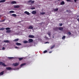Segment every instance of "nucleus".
<instances>
[{"label": "nucleus", "instance_id": "ddd939ff", "mask_svg": "<svg viewBox=\"0 0 79 79\" xmlns=\"http://www.w3.org/2000/svg\"><path fill=\"white\" fill-rule=\"evenodd\" d=\"M26 63L22 64L20 65V67H22V66H25V65H26Z\"/></svg>", "mask_w": 79, "mask_h": 79}, {"label": "nucleus", "instance_id": "4c0bfd02", "mask_svg": "<svg viewBox=\"0 0 79 79\" xmlns=\"http://www.w3.org/2000/svg\"><path fill=\"white\" fill-rule=\"evenodd\" d=\"M4 21H5V19L3 20L2 21H1L0 22H4Z\"/></svg>", "mask_w": 79, "mask_h": 79}, {"label": "nucleus", "instance_id": "aec40b11", "mask_svg": "<svg viewBox=\"0 0 79 79\" xmlns=\"http://www.w3.org/2000/svg\"><path fill=\"white\" fill-rule=\"evenodd\" d=\"M19 61H21L22 60H23V57H19L18 58Z\"/></svg>", "mask_w": 79, "mask_h": 79}, {"label": "nucleus", "instance_id": "20e7f679", "mask_svg": "<svg viewBox=\"0 0 79 79\" xmlns=\"http://www.w3.org/2000/svg\"><path fill=\"white\" fill-rule=\"evenodd\" d=\"M0 65H2L3 66H5L6 65L5 64V63H3L2 62H0Z\"/></svg>", "mask_w": 79, "mask_h": 79}, {"label": "nucleus", "instance_id": "1a4fd4ad", "mask_svg": "<svg viewBox=\"0 0 79 79\" xmlns=\"http://www.w3.org/2000/svg\"><path fill=\"white\" fill-rule=\"evenodd\" d=\"M36 11H33L32 12V14H33V15H35V14H36Z\"/></svg>", "mask_w": 79, "mask_h": 79}, {"label": "nucleus", "instance_id": "f704fd0d", "mask_svg": "<svg viewBox=\"0 0 79 79\" xmlns=\"http://www.w3.org/2000/svg\"><path fill=\"white\" fill-rule=\"evenodd\" d=\"M47 51L45 50L43 52V53H47Z\"/></svg>", "mask_w": 79, "mask_h": 79}, {"label": "nucleus", "instance_id": "bb28decb", "mask_svg": "<svg viewBox=\"0 0 79 79\" xmlns=\"http://www.w3.org/2000/svg\"><path fill=\"white\" fill-rule=\"evenodd\" d=\"M65 38H66V36H65L64 35L62 37V39H63V40H64Z\"/></svg>", "mask_w": 79, "mask_h": 79}, {"label": "nucleus", "instance_id": "6e6552de", "mask_svg": "<svg viewBox=\"0 0 79 79\" xmlns=\"http://www.w3.org/2000/svg\"><path fill=\"white\" fill-rule=\"evenodd\" d=\"M12 68L11 67H7L6 68V69L7 70H8V71H9L10 70H11Z\"/></svg>", "mask_w": 79, "mask_h": 79}, {"label": "nucleus", "instance_id": "72a5a7b5", "mask_svg": "<svg viewBox=\"0 0 79 79\" xmlns=\"http://www.w3.org/2000/svg\"><path fill=\"white\" fill-rule=\"evenodd\" d=\"M68 34H69V35H71V32H68Z\"/></svg>", "mask_w": 79, "mask_h": 79}, {"label": "nucleus", "instance_id": "6ab92c4d", "mask_svg": "<svg viewBox=\"0 0 79 79\" xmlns=\"http://www.w3.org/2000/svg\"><path fill=\"white\" fill-rule=\"evenodd\" d=\"M6 33H10L11 32V30H7L6 31Z\"/></svg>", "mask_w": 79, "mask_h": 79}, {"label": "nucleus", "instance_id": "f8f14e48", "mask_svg": "<svg viewBox=\"0 0 79 79\" xmlns=\"http://www.w3.org/2000/svg\"><path fill=\"white\" fill-rule=\"evenodd\" d=\"M4 74V71H2L0 73V76H2V75H3Z\"/></svg>", "mask_w": 79, "mask_h": 79}, {"label": "nucleus", "instance_id": "5701e85b", "mask_svg": "<svg viewBox=\"0 0 79 79\" xmlns=\"http://www.w3.org/2000/svg\"><path fill=\"white\" fill-rule=\"evenodd\" d=\"M9 13H15V11L13 10H11L10 11Z\"/></svg>", "mask_w": 79, "mask_h": 79}, {"label": "nucleus", "instance_id": "473e14b6", "mask_svg": "<svg viewBox=\"0 0 79 79\" xmlns=\"http://www.w3.org/2000/svg\"><path fill=\"white\" fill-rule=\"evenodd\" d=\"M45 12H42V13H41L40 14L41 15H45Z\"/></svg>", "mask_w": 79, "mask_h": 79}, {"label": "nucleus", "instance_id": "e433bc0d", "mask_svg": "<svg viewBox=\"0 0 79 79\" xmlns=\"http://www.w3.org/2000/svg\"><path fill=\"white\" fill-rule=\"evenodd\" d=\"M44 38H45V39H47H47H48V37H47V36H45L44 37Z\"/></svg>", "mask_w": 79, "mask_h": 79}, {"label": "nucleus", "instance_id": "a18cd8bd", "mask_svg": "<svg viewBox=\"0 0 79 79\" xmlns=\"http://www.w3.org/2000/svg\"><path fill=\"white\" fill-rule=\"evenodd\" d=\"M52 52H49V53H52Z\"/></svg>", "mask_w": 79, "mask_h": 79}, {"label": "nucleus", "instance_id": "c756f323", "mask_svg": "<svg viewBox=\"0 0 79 79\" xmlns=\"http://www.w3.org/2000/svg\"><path fill=\"white\" fill-rule=\"evenodd\" d=\"M54 11H58V8H56L54 9Z\"/></svg>", "mask_w": 79, "mask_h": 79}, {"label": "nucleus", "instance_id": "c03bdc74", "mask_svg": "<svg viewBox=\"0 0 79 79\" xmlns=\"http://www.w3.org/2000/svg\"><path fill=\"white\" fill-rule=\"evenodd\" d=\"M74 1L75 2H76L77 1V0H74Z\"/></svg>", "mask_w": 79, "mask_h": 79}, {"label": "nucleus", "instance_id": "79ce46f5", "mask_svg": "<svg viewBox=\"0 0 79 79\" xmlns=\"http://www.w3.org/2000/svg\"><path fill=\"white\" fill-rule=\"evenodd\" d=\"M15 48H18V47H17V46H16L15 47Z\"/></svg>", "mask_w": 79, "mask_h": 79}, {"label": "nucleus", "instance_id": "f3484780", "mask_svg": "<svg viewBox=\"0 0 79 79\" xmlns=\"http://www.w3.org/2000/svg\"><path fill=\"white\" fill-rule=\"evenodd\" d=\"M64 1H62L60 3L61 5H64Z\"/></svg>", "mask_w": 79, "mask_h": 79}, {"label": "nucleus", "instance_id": "7c9ffc66", "mask_svg": "<svg viewBox=\"0 0 79 79\" xmlns=\"http://www.w3.org/2000/svg\"><path fill=\"white\" fill-rule=\"evenodd\" d=\"M13 58V57H9L8 59H9V60H12Z\"/></svg>", "mask_w": 79, "mask_h": 79}, {"label": "nucleus", "instance_id": "a19ab883", "mask_svg": "<svg viewBox=\"0 0 79 79\" xmlns=\"http://www.w3.org/2000/svg\"><path fill=\"white\" fill-rule=\"evenodd\" d=\"M66 12H69V13H70V12H69V10H66Z\"/></svg>", "mask_w": 79, "mask_h": 79}, {"label": "nucleus", "instance_id": "7ed1b4c3", "mask_svg": "<svg viewBox=\"0 0 79 79\" xmlns=\"http://www.w3.org/2000/svg\"><path fill=\"white\" fill-rule=\"evenodd\" d=\"M53 30H54V31H58V30H59V27H56L55 28H54L53 29Z\"/></svg>", "mask_w": 79, "mask_h": 79}, {"label": "nucleus", "instance_id": "f257e3e1", "mask_svg": "<svg viewBox=\"0 0 79 79\" xmlns=\"http://www.w3.org/2000/svg\"><path fill=\"white\" fill-rule=\"evenodd\" d=\"M27 2L28 3H29V4L30 5H31L32 4H33V3H34V1H32V0H30L28 1Z\"/></svg>", "mask_w": 79, "mask_h": 79}, {"label": "nucleus", "instance_id": "09e8293b", "mask_svg": "<svg viewBox=\"0 0 79 79\" xmlns=\"http://www.w3.org/2000/svg\"><path fill=\"white\" fill-rule=\"evenodd\" d=\"M77 18H79V15H77Z\"/></svg>", "mask_w": 79, "mask_h": 79}, {"label": "nucleus", "instance_id": "58836bf2", "mask_svg": "<svg viewBox=\"0 0 79 79\" xmlns=\"http://www.w3.org/2000/svg\"><path fill=\"white\" fill-rule=\"evenodd\" d=\"M31 9V10H34V9H35V7H32Z\"/></svg>", "mask_w": 79, "mask_h": 79}, {"label": "nucleus", "instance_id": "dca6fc26", "mask_svg": "<svg viewBox=\"0 0 79 79\" xmlns=\"http://www.w3.org/2000/svg\"><path fill=\"white\" fill-rule=\"evenodd\" d=\"M16 44L17 45H21L22 44L21 43L17 42L16 43Z\"/></svg>", "mask_w": 79, "mask_h": 79}, {"label": "nucleus", "instance_id": "4be33fe9", "mask_svg": "<svg viewBox=\"0 0 79 79\" xmlns=\"http://www.w3.org/2000/svg\"><path fill=\"white\" fill-rule=\"evenodd\" d=\"M11 4H15L16 3V1H13L11 2Z\"/></svg>", "mask_w": 79, "mask_h": 79}, {"label": "nucleus", "instance_id": "a878e982", "mask_svg": "<svg viewBox=\"0 0 79 79\" xmlns=\"http://www.w3.org/2000/svg\"><path fill=\"white\" fill-rule=\"evenodd\" d=\"M11 16H14V17H16V15L15 14H13L11 15Z\"/></svg>", "mask_w": 79, "mask_h": 79}, {"label": "nucleus", "instance_id": "4468645a", "mask_svg": "<svg viewBox=\"0 0 79 79\" xmlns=\"http://www.w3.org/2000/svg\"><path fill=\"white\" fill-rule=\"evenodd\" d=\"M14 7L15 8H19V7H20V6H14Z\"/></svg>", "mask_w": 79, "mask_h": 79}, {"label": "nucleus", "instance_id": "9d476101", "mask_svg": "<svg viewBox=\"0 0 79 79\" xmlns=\"http://www.w3.org/2000/svg\"><path fill=\"white\" fill-rule=\"evenodd\" d=\"M28 41L30 43H31V42H32L33 41V40L31 39H30L28 40Z\"/></svg>", "mask_w": 79, "mask_h": 79}, {"label": "nucleus", "instance_id": "8fccbe9b", "mask_svg": "<svg viewBox=\"0 0 79 79\" xmlns=\"http://www.w3.org/2000/svg\"><path fill=\"white\" fill-rule=\"evenodd\" d=\"M53 38H54V36H53Z\"/></svg>", "mask_w": 79, "mask_h": 79}, {"label": "nucleus", "instance_id": "49530a36", "mask_svg": "<svg viewBox=\"0 0 79 79\" xmlns=\"http://www.w3.org/2000/svg\"><path fill=\"white\" fill-rule=\"evenodd\" d=\"M48 42H46L45 43V44H48Z\"/></svg>", "mask_w": 79, "mask_h": 79}, {"label": "nucleus", "instance_id": "2f4dec72", "mask_svg": "<svg viewBox=\"0 0 79 79\" xmlns=\"http://www.w3.org/2000/svg\"><path fill=\"white\" fill-rule=\"evenodd\" d=\"M47 34H48V35H49V37H50V35H51V34H50V33H48Z\"/></svg>", "mask_w": 79, "mask_h": 79}, {"label": "nucleus", "instance_id": "9b49d317", "mask_svg": "<svg viewBox=\"0 0 79 79\" xmlns=\"http://www.w3.org/2000/svg\"><path fill=\"white\" fill-rule=\"evenodd\" d=\"M3 42L6 43H10V41L8 40H4Z\"/></svg>", "mask_w": 79, "mask_h": 79}, {"label": "nucleus", "instance_id": "393cba45", "mask_svg": "<svg viewBox=\"0 0 79 79\" xmlns=\"http://www.w3.org/2000/svg\"><path fill=\"white\" fill-rule=\"evenodd\" d=\"M5 29V28L2 27L1 28H0V30L1 31H3V30Z\"/></svg>", "mask_w": 79, "mask_h": 79}, {"label": "nucleus", "instance_id": "3c124183", "mask_svg": "<svg viewBox=\"0 0 79 79\" xmlns=\"http://www.w3.org/2000/svg\"><path fill=\"white\" fill-rule=\"evenodd\" d=\"M60 0H58V1H60Z\"/></svg>", "mask_w": 79, "mask_h": 79}, {"label": "nucleus", "instance_id": "423d86ee", "mask_svg": "<svg viewBox=\"0 0 79 79\" xmlns=\"http://www.w3.org/2000/svg\"><path fill=\"white\" fill-rule=\"evenodd\" d=\"M33 29V27L32 26H30L28 27V29Z\"/></svg>", "mask_w": 79, "mask_h": 79}, {"label": "nucleus", "instance_id": "c9c22d12", "mask_svg": "<svg viewBox=\"0 0 79 79\" xmlns=\"http://www.w3.org/2000/svg\"><path fill=\"white\" fill-rule=\"evenodd\" d=\"M59 26H63V24H62V23H60Z\"/></svg>", "mask_w": 79, "mask_h": 79}, {"label": "nucleus", "instance_id": "f03ea898", "mask_svg": "<svg viewBox=\"0 0 79 79\" xmlns=\"http://www.w3.org/2000/svg\"><path fill=\"white\" fill-rule=\"evenodd\" d=\"M19 63H14L13 64V65L14 66H18L19 65Z\"/></svg>", "mask_w": 79, "mask_h": 79}, {"label": "nucleus", "instance_id": "de8ad7c7", "mask_svg": "<svg viewBox=\"0 0 79 79\" xmlns=\"http://www.w3.org/2000/svg\"><path fill=\"white\" fill-rule=\"evenodd\" d=\"M1 17H2V15H0V18H1Z\"/></svg>", "mask_w": 79, "mask_h": 79}, {"label": "nucleus", "instance_id": "0eeeda50", "mask_svg": "<svg viewBox=\"0 0 79 79\" xmlns=\"http://www.w3.org/2000/svg\"><path fill=\"white\" fill-rule=\"evenodd\" d=\"M24 13L25 14H26L27 15H30V13H29V12L27 11H25V12H24Z\"/></svg>", "mask_w": 79, "mask_h": 79}, {"label": "nucleus", "instance_id": "cd10ccee", "mask_svg": "<svg viewBox=\"0 0 79 79\" xmlns=\"http://www.w3.org/2000/svg\"><path fill=\"white\" fill-rule=\"evenodd\" d=\"M23 43L24 44H27V43H28V41L25 40L23 41Z\"/></svg>", "mask_w": 79, "mask_h": 79}, {"label": "nucleus", "instance_id": "37998d69", "mask_svg": "<svg viewBox=\"0 0 79 79\" xmlns=\"http://www.w3.org/2000/svg\"><path fill=\"white\" fill-rule=\"evenodd\" d=\"M67 2H69V1H71V0H67Z\"/></svg>", "mask_w": 79, "mask_h": 79}, {"label": "nucleus", "instance_id": "412c9836", "mask_svg": "<svg viewBox=\"0 0 79 79\" xmlns=\"http://www.w3.org/2000/svg\"><path fill=\"white\" fill-rule=\"evenodd\" d=\"M6 2V0H1L0 1V3H2V2Z\"/></svg>", "mask_w": 79, "mask_h": 79}, {"label": "nucleus", "instance_id": "2eb2a0df", "mask_svg": "<svg viewBox=\"0 0 79 79\" xmlns=\"http://www.w3.org/2000/svg\"><path fill=\"white\" fill-rule=\"evenodd\" d=\"M18 40H19V39L17 38V39H16L15 40H14L13 41L14 42H18Z\"/></svg>", "mask_w": 79, "mask_h": 79}, {"label": "nucleus", "instance_id": "a211bd4d", "mask_svg": "<svg viewBox=\"0 0 79 79\" xmlns=\"http://www.w3.org/2000/svg\"><path fill=\"white\" fill-rule=\"evenodd\" d=\"M59 30H60V31H63V28L62 27H60V28L59 27Z\"/></svg>", "mask_w": 79, "mask_h": 79}, {"label": "nucleus", "instance_id": "ea45409f", "mask_svg": "<svg viewBox=\"0 0 79 79\" xmlns=\"http://www.w3.org/2000/svg\"><path fill=\"white\" fill-rule=\"evenodd\" d=\"M5 49V47H3L2 48V50H4Z\"/></svg>", "mask_w": 79, "mask_h": 79}, {"label": "nucleus", "instance_id": "39448f33", "mask_svg": "<svg viewBox=\"0 0 79 79\" xmlns=\"http://www.w3.org/2000/svg\"><path fill=\"white\" fill-rule=\"evenodd\" d=\"M28 37H29V38H34V35H30L28 36Z\"/></svg>", "mask_w": 79, "mask_h": 79}, {"label": "nucleus", "instance_id": "b1692460", "mask_svg": "<svg viewBox=\"0 0 79 79\" xmlns=\"http://www.w3.org/2000/svg\"><path fill=\"white\" fill-rule=\"evenodd\" d=\"M55 47V45H53L52 46L51 48H50V49H52V48H53Z\"/></svg>", "mask_w": 79, "mask_h": 79}, {"label": "nucleus", "instance_id": "c85d7f7f", "mask_svg": "<svg viewBox=\"0 0 79 79\" xmlns=\"http://www.w3.org/2000/svg\"><path fill=\"white\" fill-rule=\"evenodd\" d=\"M10 29H11L9 27H7V28H6V30H10Z\"/></svg>", "mask_w": 79, "mask_h": 79}]
</instances>
